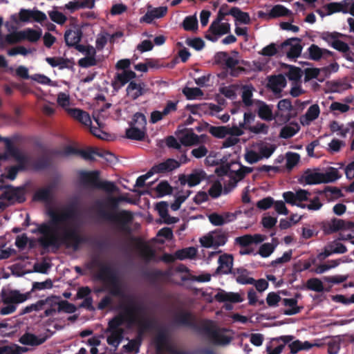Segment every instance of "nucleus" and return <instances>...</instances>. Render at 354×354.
<instances>
[{
	"label": "nucleus",
	"instance_id": "22",
	"mask_svg": "<svg viewBox=\"0 0 354 354\" xmlns=\"http://www.w3.org/2000/svg\"><path fill=\"white\" fill-rule=\"evenodd\" d=\"M180 165V163L173 158H168L165 161L153 166V169L157 174L170 172Z\"/></svg>",
	"mask_w": 354,
	"mask_h": 354
},
{
	"label": "nucleus",
	"instance_id": "19",
	"mask_svg": "<svg viewBox=\"0 0 354 354\" xmlns=\"http://www.w3.org/2000/svg\"><path fill=\"white\" fill-rule=\"evenodd\" d=\"M233 256L232 254H224L219 257L218 263L219 264L216 269V273H223L225 274H232Z\"/></svg>",
	"mask_w": 354,
	"mask_h": 354
},
{
	"label": "nucleus",
	"instance_id": "18",
	"mask_svg": "<svg viewBox=\"0 0 354 354\" xmlns=\"http://www.w3.org/2000/svg\"><path fill=\"white\" fill-rule=\"evenodd\" d=\"M83 35L82 30L78 25H74L72 28L68 29L64 33V41L68 47L80 43Z\"/></svg>",
	"mask_w": 354,
	"mask_h": 354
},
{
	"label": "nucleus",
	"instance_id": "42",
	"mask_svg": "<svg viewBox=\"0 0 354 354\" xmlns=\"http://www.w3.org/2000/svg\"><path fill=\"white\" fill-rule=\"evenodd\" d=\"M230 15L234 17L236 21L244 24L250 23V17L248 12H243L238 7H233L229 10Z\"/></svg>",
	"mask_w": 354,
	"mask_h": 354
},
{
	"label": "nucleus",
	"instance_id": "60",
	"mask_svg": "<svg viewBox=\"0 0 354 354\" xmlns=\"http://www.w3.org/2000/svg\"><path fill=\"white\" fill-rule=\"evenodd\" d=\"M48 14L53 22L59 25H63L67 20V17L62 12L57 10L48 11Z\"/></svg>",
	"mask_w": 354,
	"mask_h": 354
},
{
	"label": "nucleus",
	"instance_id": "40",
	"mask_svg": "<svg viewBox=\"0 0 354 354\" xmlns=\"http://www.w3.org/2000/svg\"><path fill=\"white\" fill-rule=\"evenodd\" d=\"M125 321H127V317L124 314L114 316L109 321L106 331L120 330L121 332H124L123 329L120 328V326H122Z\"/></svg>",
	"mask_w": 354,
	"mask_h": 354
},
{
	"label": "nucleus",
	"instance_id": "16",
	"mask_svg": "<svg viewBox=\"0 0 354 354\" xmlns=\"http://www.w3.org/2000/svg\"><path fill=\"white\" fill-rule=\"evenodd\" d=\"M309 59L314 61H319L323 59H333L334 53L325 48H322L316 44H311L308 50Z\"/></svg>",
	"mask_w": 354,
	"mask_h": 354
},
{
	"label": "nucleus",
	"instance_id": "46",
	"mask_svg": "<svg viewBox=\"0 0 354 354\" xmlns=\"http://www.w3.org/2000/svg\"><path fill=\"white\" fill-rule=\"evenodd\" d=\"M258 116L266 121H271L275 118V114L273 115L270 107L264 102L259 106L258 109Z\"/></svg>",
	"mask_w": 354,
	"mask_h": 354
},
{
	"label": "nucleus",
	"instance_id": "52",
	"mask_svg": "<svg viewBox=\"0 0 354 354\" xmlns=\"http://www.w3.org/2000/svg\"><path fill=\"white\" fill-rule=\"evenodd\" d=\"M51 164L52 160L49 156H42L34 162L33 166L36 170H44L50 167Z\"/></svg>",
	"mask_w": 354,
	"mask_h": 354
},
{
	"label": "nucleus",
	"instance_id": "13",
	"mask_svg": "<svg viewBox=\"0 0 354 354\" xmlns=\"http://www.w3.org/2000/svg\"><path fill=\"white\" fill-rule=\"evenodd\" d=\"M49 337L50 335L46 333L37 336L33 333L26 332L19 337V342L26 346H38L43 344Z\"/></svg>",
	"mask_w": 354,
	"mask_h": 354
},
{
	"label": "nucleus",
	"instance_id": "17",
	"mask_svg": "<svg viewBox=\"0 0 354 354\" xmlns=\"http://www.w3.org/2000/svg\"><path fill=\"white\" fill-rule=\"evenodd\" d=\"M80 182L86 187L97 189L100 183V171L97 170L86 171H82L80 174Z\"/></svg>",
	"mask_w": 354,
	"mask_h": 354
},
{
	"label": "nucleus",
	"instance_id": "59",
	"mask_svg": "<svg viewBox=\"0 0 354 354\" xmlns=\"http://www.w3.org/2000/svg\"><path fill=\"white\" fill-rule=\"evenodd\" d=\"M97 185L98 186L97 189L104 190L108 193H113L118 192L119 190L118 187L115 185V184L111 181L100 180V183Z\"/></svg>",
	"mask_w": 354,
	"mask_h": 354
},
{
	"label": "nucleus",
	"instance_id": "55",
	"mask_svg": "<svg viewBox=\"0 0 354 354\" xmlns=\"http://www.w3.org/2000/svg\"><path fill=\"white\" fill-rule=\"evenodd\" d=\"M111 334L107 337V343L113 346L118 347L123 339V333L120 330L109 331Z\"/></svg>",
	"mask_w": 354,
	"mask_h": 354
},
{
	"label": "nucleus",
	"instance_id": "45",
	"mask_svg": "<svg viewBox=\"0 0 354 354\" xmlns=\"http://www.w3.org/2000/svg\"><path fill=\"white\" fill-rule=\"evenodd\" d=\"M132 324H136L138 326L140 333H144L153 328L154 321L151 318L142 316Z\"/></svg>",
	"mask_w": 354,
	"mask_h": 354
},
{
	"label": "nucleus",
	"instance_id": "43",
	"mask_svg": "<svg viewBox=\"0 0 354 354\" xmlns=\"http://www.w3.org/2000/svg\"><path fill=\"white\" fill-rule=\"evenodd\" d=\"M180 141L185 146H191L198 144L199 138L193 132L192 129H186V132L180 138Z\"/></svg>",
	"mask_w": 354,
	"mask_h": 354
},
{
	"label": "nucleus",
	"instance_id": "5",
	"mask_svg": "<svg viewBox=\"0 0 354 354\" xmlns=\"http://www.w3.org/2000/svg\"><path fill=\"white\" fill-rule=\"evenodd\" d=\"M156 348L155 354H187L185 351H180L171 344L166 330L159 331L154 337Z\"/></svg>",
	"mask_w": 354,
	"mask_h": 354
},
{
	"label": "nucleus",
	"instance_id": "24",
	"mask_svg": "<svg viewBox=\"0 0 354 354\" xmlns=\"http://www.w3.org/2000/svg\"><path fill=\"white\" fill-rule=\"evenodd\" d=\"M66 110L70 116L85 126L91 124L90 115L86 111L77 108H67Z\"/></svg>",
	"mask_w": 354,
	"mask_h": 354
},
{
	"label": "nucleus",
	"instance_id": "21",
	"mask_svg": "<svg viewBox=\"0 0 354 354\" xmlns=\"http://www.w3.org/2000/svg\"><path fill=\"white\" fill-rule=\"evenodd\" d=\"M156 209L159 216L163 219L164 223L167 225L174 224L179 221L177 217L171 216L168 213V203L166 201H160L156 203Z\"/></svg>",
	"mask_w": 354,
	"mask_h": 354
},
{
	"label": "nucleus",
	"instance_id": "8",
	"mask_svg": "<svg viewBox=\"0 0 354 354\" xmlns=\"http://www.w3.org/2000/svg\"><path fill=\"white\" fill-rule=\"evenodd\" d=\"M127 304L122 305L121 308L124 310L127 322L131 324L145 314L146 308L142 304L136 302L131 295L127 297Z\"/></svg>",
	"mask_w": 354,
	"mask_h": 354
},
{
	"label": "nucleus",
	"instance_id": "64",
	"mask_svg": "<svg viewBox=\"0 0 354 354\" xmlns=\"http://www.w3.org/2000/svg\"><path fill=\"white\" fill-rule=\"evenodd\" d=\"M156 191L159 196H163L172 192V187L167 181H162L156 186Z\"/></svg>",
	"mask_w": 354,
	"mask_h": 354
},
{
	"label": "nucleus",
	"instance_id": "28",
	"mask_svg": "<svg viewBox=\"0 0 354 354\" xmlns=\"http://www.w3.org/2000/svg\"><path fill=\"white\" fill-rule=\"evenodd\" d=\"M264 238L263 235L256 234L254 235L245 234L235 239V243L241 247H248L252 243H260L263 242Z\"/></svg>",
	"mask_w": 354,
	"mask_h": 354
},
{
	"label": "nucleus",
	"instance_id": "25",
	"mask_svg": "<svg viewBox=\"0 0 354 354\" xmlns=\"http://www.w3.org/2000/svg\"><path fill=\"white\" fill-rule=\"evenodd\" d=\"M79 156H80L83 159L86 160L93 161L95 160L94 156H97L99 157H102L109 160L108 156H113V153L109 151H104L103 153L100 152L97 149L95 148H88L87 149H80Z\"/></svg>",
	"mask_w": 354,
	"mask_h": 354
},
{
	"label": "nucleus",
	"instance_id": "61",
	"mask_svg": "<svg viewBox=\"0 0 354 354\" xmlns=\"http://www.w3.org/2000/svg\"><path fill=\"white\" fill-rule=\"evenodd\" d=\"M183 93L188 100H194L196 99L197 97L203 95L202 90L197 87H185L183 89Z\"/></svg>",
	"mask_w": 354,
	"mask_h": 354
},
{
	"label": "nucleus",
	"instance_id": "39",
	"mask_svg": "<svg viewBox=\"0 0 354 354\" xmlns=\"http://www.w3.org/2000/svg\"><path fill=\"white\" fill-rule=\"evenodd\" d=\"M300 130V126L297 122H291L289 125H286L281 128L279 137L284 139H288L293 137Z\"/></svg>",
	"mask_w": 354,
	"mask_h": 354
},
{
	"label": "nucleus",
	"instance_id": "31",
	"mask_svg": "<svg viewBox=\"0 0 354 354\" xmlns=\"http://www.w3.org/2000/svg\"><path fill=\"white\" fill-rule=\"evenodd\" d=\"M286 77L279 74L269 77L268 85L273 92L279 93L286 86Z\"/></svg>",
	"mask_w": 354,
	"mask_h": 354
},
{
	"label": "nucleus",
	"instance_id": "38",
	"mask_svg": "<svg viewBox=\"0 0 354 354\" xmlns=\"http://www.w3.org/2000/svg\"><path fill=\"white\" fill-rule=\"evenodd\" d=\"M288 346L290 350V354H297L298 352L301 351H308L311 349L315 346V344L308 341L302 342L299 339H297L292 341Z\"/></svg>",
	"mask_w": 354,
	"mask_h": 354
},
{
	"label": "nucleus",
	"instance_id": "23",
	"mask_svg": "<svg viewBox=\"0 0 354 354\" xmlns=\"http://www.w3.org/2000/svg\"><path fill=\"white\" fill-rule=\"evenodd\" d=\"M167 12V8L166 6L156 8L151 10H148L146 14L140 18V21L141 23L151 24L153 19L163 17Z\"/></svg>",
	"mask_w": 354,
	"mask_h": 354
},
{
	"label": "nucleus",
	"instance_id": "56",
	"mask_svg": "<svg viewBox=\"0 0 354 354\" xmlns=\"http://www.w3.org/2000/svg\"><path fill=\"white\" fill-rule=\"evenodd\" d=\"M21 33L20 31L8 34L5 37V41H3L2 39L0 40V48H3L4 47V42L9 44H13L22 41V36H21Z\"/></svg>",
	"mask_w": 354,
	"mask_h": 354
},
{
	"label": "nucleus",
	"instance_id": "50",
	"mask_svg": "<svg viewBox=\"0 0 354 354\" xmlns=\"http://www.w3.org/2000/svg\"><path fill=\"white\" fill-rule=\"evenodd\" d=\"M208 127V131L210 134H212L215 138H223L227 135L229 134V131H227V127L225 126H212L207 124Z\"/></svg>",
	"mask_w": 354,
	"mask_h": 354
},
{
	"label": "nucleus",
	"instance_id": "10",
	"mask_svg": "<svg viewBox=\"0 0 354 354\" xmlns=\"http://www.w3.org/2000/svg\"><path fill=\"white\" fill-rule=\"evenodd\" d=\"M293 111L294 108L289 99L281 100L277 104V111L274 113L275 118L281 124H285L296 116L297 113Z\"/></svg>",
	"mask_w": 354,
	"mask_h": 354
},
{
	"label": "nucleus",
	"instance_id": "6",
	"mask_svg": "<svg viewBox=\"0 0 354 354\" xmlns=\"http://www.w3.org/2000/svg\"><path fill=\"white\" fill-rule=\"evenodd\" d=\"M98 267L99 270L95 274V278L101 281L108 283L114 281L118 276L115 270L110 265L102 263L97 258H94L88 265V268L93 269Z\"/></svg>",
	"mask_w": 354,
	"mask_h": 354
},
{
	"label": "nucleus",
	"instance_id": "27",
	"mask_svg": "<svg viewBox=\"0 0 354 354\" xmlns=\"http://www.w3.org/2000/svg\"><path fill=\"white\" fill-rule=\"evenodd\" d=\"M55 187V183H50L45 187L39 188L33 194L35 201L47 202L51 199L52 192Z\"/></svg>",
	"mask_w": 354,
	"mask_h": 354
},
{
	"label": "nucleus",
	"instance_id": "63",
	"mask_svg": "<svg viewBox=\"0 0 354 354\" xmlns=\"http://www.w3.org/2000/svg\"><path fill=\"white\" fill-rule=\"evenodd\" d=\"M213 237V243H214V248H216L219 246L224 245L227 241V235L221 232H215L212 234Z\"/></svg>",
	"mask_w": 354,
	"mask_h": 354
},
{
	"label": "nucleus",
	"instance_id": "51",
	"mask_svg": "<svg viewBox=\"0 0 354 354\" xmlns=\"http://www.w3.org/2000/svg\"><path fill=\"white\" fill-rule=\"evenodd\" d=\"M55 305L57 306V310L58 313L64 312L66 313H73L77 310L74 304L69 303L66 300L56 301L55 302Z\"/></svg>",
	"mask_w": 354,
	"mask_h": 354
},
{
	"label": "nucleus",
	"instance_id": "12",
	"mask_svg": "<svg viewBox=\"0 0 354 354\" xmlns=\"http://www.w3.org/2000/svg\"><path fill=\"white\" fill-rule=\"evenodd\" d=\"M299 41V38L287 39L279 46V48L281 52H286L288 58L295 59L300 55L302 50V46Z\"/></svg>",
	"mask_w": 354,
	"mask_h": 354
},
{
	"label": "nucleus",
	"instance_id": "7",
	"mask_svg": "<svg viewBox=\"0 0 354 354\" xmlns=\"http://www.w3.org/2000/svg\"><path fill=\"white\" fill-rule=\"evenodd\" d=\"M6 190L0 195V199L8 205V207L15 203H22L26 201L25 191L22 187H14L8 185L0 186V189Z\"/></svg>",
	"mask_w": 354,
	"mask_h": 354
},
{
	"label": "nucleus",
	"instance_id": "47",
	"mask_svg": "<svg viewBox=\"0 0 354 354\" xmlns=\"http://www.w3.org/2000/svg\"><path fill=\"white\" fill-rule=\"evenodd\" d=\"M291 14V11L282 5H275L268 13L270 19L277 18L280 17L288 16Z\"/></svg>",
	"mask_w": 354,
	"mask_h": 354
},
{
	"label": "nucleus",
	"instance_id": "9",
	"mask_svg": "<svg viewBox=\"0 0 354 354\" xmlns=\"http://www.w3.org/2000/svg\"><path fill=\"white\" fill-rule=\"evenodd\" d=\"M222 17L216 18L210 25L207 33L205 35V39L212 42L218 40V37L227 34L230 32V25L228 23H221Z\"/></svg>",
	"mask_w": 354,
	"mask_h": 354
},
{
	"label": "nucleus",
	"instance_id": "1",
	"mask_svg": "<svg viewBox=\"0 0 354 354\" xmlns=\"http://www.w3.org/2000/svg\"><path fill=\"white\" fill-rule=\"evenodd\" d=\"M46 214L49 217L48 222L35 224L37 228L32 230V234H40L42 236L37 240L43 249L50 247L59 249L62 245L67 248H74L79 232L74 227H65L61 236L57 234L61 224H66L74 221L78 215L77 204L75 202L69 203L61 212L50 208Z\"/></svg>",
	"mask_w": 354,
	"mask_h": 354
},
{
	"label": "nucleus",
	"instance_id": "36",
	"mask_svg": "<svg viewBox=\"0 0 354 354\" xmlns=\"http://www.w3.org/2000/svg\"><path fill=\"white\" fill-rule=\"evenodd\" d=\"M282 303L285 306L290 308L284 310L283 313L286 315H293L299 313L303 309L302 306H297V299L296 298H285L282 299Z\"/></svg>",
	"mask_w": 354,
	"mask_h": 354
},
{
	"label": "nucleus",
	"instance_id": "37",
	"mask_svg": "<svg viewBox=\"0 0 354 354\" xmlns=\"http://www.w3.org/2000/svg\"><path fill=\"white\" fill-rule=\"evenodd\" d=\"M139 250V254L140 257L146 262H149L155 259L156 252L149 245L143 243H140L138 245Z\"/></svg>",
	"mask_w": 354,
	"mask_h": 354
},
{
	"label": "nucleus",
	"instance_id": "29",
	"mask_svg": "<svg viewBox=\"0 0 354 354\" xmlns=\"http://www.w3.org/2000/svg\"><path fill=\"white\" fill-rule=\"evenodd\" d=\"M136 74L133 71H123L120 73H117L115 76V81L113 83V86L114 88L118 86L120 88L121 86L125 85L127 83L130 82L136 78Z\"/></svg>",
	"mask_w": 354,
	"mask_h": 354
},
{
	"label": "nucleus",
	"instance_id": "57",
	"mask_svg": "<svg viewBox=\"0 0 354 354\" xmlns=\"http://www.w3.org/2000/svg\"><path fill=\"white\" fill-rule=\"evenodd\" d=\"M306 288L317 292L324 291V285L322 281L318 278H311L308 279L306 284Z\"/></svg>",
	"mask_w": 354,
	"mask_h": 354
},
{
	"label": "nucleus",
	"instance_id": "33",
	"mask_svg": "<svg viewBox=\"0 0 354 354\" xmlns=\"http://www.w3.org/2000/svg\"><path fill=\"white\" fill-rule=\"evenodd\" d=\"M236 276V281L240 284H253L255 279L252 277H249V271L243 268H234L232 274Z\"/></svg>",
	"mask_w": 354,
	"mask_h": 354
},
{
	"label": "nucleus",
	"instance_id": "44",
	"mask_svg": "<svg viewBox=\"0 0 354 354\" xmlns=\"http://www.w3.org/2000/svg\"><path fill=\"white\" fill-rule=\"evenodd\" d=\"M319 194H324L328 201H334L343 196L341 189L336 187L327 186L324 190L319 191Z\"/></svg>",
	"mask_w": 354,
	"mask_h": 354
},
{
	"label": "nucleus",
	"instance_id": "35",
	"mask_svg": "<svg viewBox=\"0 0 354 354\" xmlns=\"http://www.w3.org/2000/svg\"><path fill=\"white\" fill-rule=\"evenodd\" d=\"M130 127L126 129V137L128 139L142 141L145 139L146 131L145 129L133 126V122H130Z\"/></svg>",
	"mask_w": 354,
	"mask_h": 354
},
{
	"label": "nucleus",
	"instance_id": "20",
	"mask_svg": "<svg viewBox=\"0 0 354 354\" xmlns=\"http://www.w3.org/2000/svg\"><path fill=\"white\" fill-rule=\"evenodd\" d=\"M145 86V84L143 82L137 83L135 81H131L126 88L127 96L132 100H137L146 93Z\"/></svg>",
	"mask_w": 354,
	"mask_h": 354
},
{
	"label": "nucleus",
	"instance_id": "32",
	"mask_svg": "<svg viewBox=\"0 0 354 354\" xmlns=\"http://www.w3.org/2000/svg\"><path fill=\"white\" fill-rule=\"evenodd\" d=\"M322 177V173L313 172L307 169L301 177L300 182L301 183L304 182L306 185L320 184L323 183Z\"/></svg>",
	"mask_w": 354,
	"mask_h": 354
},
{
	"label": "nucleus",
	"instance_id": "34",
	"mask_svg": "<svg viewBox=\"0 0 354 354\" xmlns=\"http://www.w3.org/2000/svg\"><path fill=\"white\" fill-rule=\"evenodd\" d=\"M56 298L57 297L55 296L48 297L45 299H40L35 304H32L29 306H27L21 310L20 315L28 314L32 311H39L44 308V306L46 304H50V302L52 301L53 299Z\"/></svg>",
	"mask_w": 354,
	"mask_h": 354
},
{
	"label": "nucleus",
	"instance_id": "11",
	"mask_svg": "<svg viewBox=\"0 0 354 354\" xmlns=\"http://www.w3.org/2000/svg\"><path fill=\"white\" fill-rule=\"evenodd\" d=\"M353 226L352 221L333 218L322 223V229L326 234H331L339 230H347Z\"/></svg>",
	"mask_w": 354,
	"mask_h": 354
},
{
	"label": "nucleus",
	"instance_id": "2",
	"mask_svg": "<svg viewBox=\"0 0 354 354\" xmlns=\"http://www.w3.org/2000/svg\"><path fill=\"white\" fill-rule=\"evenodd\" d=\"M172 324L176 327H187L205 335L214 345L228 344L231 338L220 333L214 322L209 319L198 321L196 316L189 310L180 309L174 313Z\"/></svg>",
	"mask_w": 354,
	"mask_h": 354
},
{
	"label": "nucleus",
	"instance_id": "15",
	"mask_svg": "<svg viewBox=\"0 0 354 354\" xmlns=\"http://www.w3.org/2000/svg\"><path fill=\"white\" fill-rule=\"evenodd\" d=\"M206 177V173L203 170H194L189 175L180 174L178 180L182 185L187 184L192 187L198 185Z\"/></svg>",
	"mask_w": 354,
	"mask_h": 354
},
{
	"label": "nucleus",
	"instance_id": "26",
	"mask_svg": "<svg viewBox=\"0 0 354 354\" xmlns=\"http://www.w3.org/2000/svg\"><path fill=\"white\" fill-rule=\"evenodd\" d=\"M214 299L218 302L240 303L243 301L240 294L237 292H227L223 290H220L214 295Z\"/></svg>",
	"mask_w": 354,
	"mask_h": 354
},
{
	"label": "nucleus",
	"instance_id": "41",
	"mask_svg": "<svg viewBox=\"0 0 354 354\" xmlns=\"http://www.w3.org/2000/svg\"><path fill=\"white\" fill-rule=\"evenodd\" d=\"M197 249L194 247H188L178 250L175 252L174 255L176 259L185 260L187 259H194L196 256Z\"/></svg>",
	"mask_w": 354,
	"mask_h": 354
},
{
	"label": "nucleus",
	"instance_id": "3",
	"mask_svg": "<svg viewBox=\"0 0 354 354\" xmlns=\"http://www.w3.org/2000/svg\"><path fill=\"white\" fill-rule=\"evenodd\" d=\"M106 207L110 211L100 208L98 210L100 216L105 221L115 224L119 231L130 234L131 232L130 224L133 220V213L126 209L117 211L119 203L115 196H109L106 198Z\"/></svg>",
	"mask_w": 354,
	"mask_h": 354
},
{
	"label": "nucleus",
	"instance_id": "4",
	"mask_svg": "<svg viewBox=\"0 0 354 354\" xmlns=\"http://www.w3.org/2000/svg\"><path fill=\"white\" fill-rule=\"evenodd\" d=\"M30 293L22 294L19 290H14L8 292L3 291L1 293L2 302L6 306L1 308L0 313L3 315H10L17 309V304L26 301Z\"/></svg>",
	"mask_w": 354,
	"mask_h": 354
},
{
	"label": "nucleus",
	"instance_id": "54",
	"mask_svg": "<svg viewBox=\"0 0 354 354\" xmlns=\"http://www.w3.org/2000/svg\"><path fill=\"white\" fill-rule=\"evenodd\" d=\"M322 175L323 183L335 182L341 177V176L339 174L337 169L334 167H330L328 171L326 173H322Z\"/></svg>",
	"mask_w": 354,
	"mask_h": 354
},
{
	"label": "nucleus",
	"instance_id": "48",
	"mask_svg": "<svg viewBox=\"0 0 354 354\" xmlns=\"http://www.w3.org/2000/svg\"><path fill=\"white\" fill-rule=\"evenodd\" d=\"M111 286L110 294L115 297H119L127 299L128 295H125L120 284L119 278L117 277L114 281L108 282Z\"/></svg>",
	"mask_w": 354,
	"mask_h": 354
},
{
	"label": "nucleus",
	"instance_id": "58",
	"mask_svg": "<svg viewBox=\"0 0 354 354\" xmlns=\"http://www.w3.org/2000/svg\"><path fill=\"white\" fill-rule=\"evenodd\" d=\"M286 167L288 170H292L300 160L299 154L294 152H288L286 155Z\"/></svg>",
	"mask_w": 354,
	"mask_h": 354
},
{
	"label": "nucleus",
	"instance_id": "53",
	"mask_svg": "<svg viewBox=\"0 0 354 354\" xmlns=\"http://www.w3.org/2000/svg\"><path fill=\"white\" fill-rule=\"evenodd\" d=\"M20 32L21 33V36H22V40L27 39L30 42L37 41L41 37L40 32L31 28H28L25 30L20 31Z\"/></svg>",
	"mask_w": 354,
	"mask_h": 354
},
{
	"label": "nucleus",
	"instance_id": "49",
	"mask_svg": "<svg viewBox=\"0 0 354 354\" xmlns=\"http://www.w3.org/2000/svg\"><path fill=\"white\" fill-rule=\"evenodd\" d=\"M182 26L186 31H196L198 30V19L195 15L186 17L183 23Z\"/></svg>",
	"mask_w": 354,
	"mask_h": 354
},
{
	"label": "nucleus",
	"instance_id": "62",
	"mask_svg": "<svg viewBox=\"0 0 354 354\" xmlns=\"http://www.w3.org/2000/svg\"><path fill=\"white\" fill-rule=\"evenodd\" d=\"M342 37H343V34L337 32H324L321 35V38L331 46H333V42L337 41Z\"/></svg>",
	"mask_w": 354,
	"mask_h": 354
},
{
	"label": "nucleus",
	"instance_id": "14",
	"mask_svg": "<svg viewBox=\"0 0 354 354\" xmlns=\"http://www.w3.org/2000/svg\"><path fill=\"white\" fill-rule=\"evenodd\" d=\"M19 20L22 22H28L31 19L38 23H42L47 20L46 14L39 10H28L22 8L19 13Z\"/></svg>",
	"mask_w": 354,
	"mask_h": 354
},
{
	"label": "nucleus",
	"instance_id": "30",
	"mask_svg": "<svg viewBox=\"0 0 354 354\" xmlns=\"http://www.w3.org/2000/svg\"><path fill=\"white\" fill-rule=\"evenodd\" d=\"M320 113V109L318 104L311 105L306 113L300 117V122L303 126L309 125L310 123L316 120Z\"/></svg>",
	"mask_w": 354,
	"mask_h": 354
}]
</instances>
